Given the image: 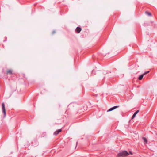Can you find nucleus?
Returning <instances> with one entry per match:
<instances>
[{
	"instance_id": "obj_5",
	"label": "nucleus",
	"mask_w": 157,
	"mask_h": 157,
	"mask_svg": "<svg viewBox=\"0 0 157 157\" xmlns=\"http://www.w3.org/2000/svg\"><path fill=\"white\" fill-rule=\"evenodd\" d=\"M61 131H62L61 129H58L55 132H54V135H57L58 134H59V132H61Z\"/></svg>"
},
{
	"instance_id": "obj_10",
	"label": "nucleus",
	"mask_w": 157,
	"mask_h": 157,
	"mask_svg": "<svg viewBox=\"0 0 157 157\" xmlns=\"http://www.w3.org/2000/svg\"><path fill=\"white\" fill-rule=\"evenodd\" d=\"M142 139L144 140L145 143H146V144L147 143V142H148L147 140L145 138L143 137Z\"/></svg>"
},
{
	"instance_id": "obj_1",
	"label": "nucleus",
	"mask_w": 157,
	"mask_h": 157,
	"mask_svg": "<svg viewBox=\"0 0 157 157\" xmlns=\"http://www.w3.org/2000/svg\"><path fill=\"white\" fill-rule=\"evenodd\" d=\"M129 155L128 152L126 151H123L120 152L117 155V157H124Z\"/></svg>"
},
{
	"instance_id": "obj_7",
	"label": "nucleus",
	"mask_w": 157,
	"mask_h": 157,
	"mask_svg": "<svg viewBox=\"0 0 157 157\" xmlns=\"http://www.w3.org/2000/svg\"><path fill=\"white\" fill-rule=\"evenodd\" d=\"M143 76H144V75H143V74H142V75H140L139 76V77H138V79H139V80H142V78H143Z\"/></svg>"
},
{
	"instance_id": "obj_2",
	"label": "nucleus",
	"mask_w": 157,
	"mask_h": 157,
	"mask_svg": "<svg viewBox=\"0 0 157 157\" xmlns=\"http://www.w3.org/2000/svg\"><path fill=\"white\" fill-rule=\"evenodd\" d=\"M2 111L4 115V117H5L6 116V112L5 108V104L4 103H2Z\"/></svg>"
},
{
	"instance_id": "obj_11",
	"label": "nucleus",
	"mask_w": 157,
	"mask_h": 157,
	"mask_svg": "<svg viewBox=\"0 0 157 157\" xmlns=\"http://www.w3.org/2000/svg\"><path fill=\"white\" fill-rule=\"evenodd\" d=\"M149 72V71H147L145 72L143 74L144 75L147 74Z\"/></svg>"
},
{
	"instance_id": "obj_4",
	"label": "nucleus",
	"mask_w": 157,
	"mask_h": 157,
	"mask_svg": "<svg viewBox=\"0 0 157 157\" xmlns=\"http://www.w3.org/2000/svg\"><path fill=\"white\" fill-rule=\"evenodd\" d=\"M81 30L82 29L81 28L78 27L76 28L75 31L77 33H79L81 32Z\"/></svg>"
},
{
	"instance_id": "obj_8",
	"label": "nucleus",
	"mask_w": 157,
	"mask_h": 157,
	"mask_svg": "<svg viewBox=\"0 0 157 157\" xmlns=\"http://www.w3.org/2000/svg\"><path fill=\"white\" fill-rule=\"evenodd\" d=\"M12 71L11 70H9L6 71V74H12Z\"/></svg>"
},
{
	"instance_id": "obj_13",
	"label": "nucleus",
	"mask_w": 157,
	"mask_h": 157,
	"mask_svg": "<svg viewBox=\"0 0 157 157\" xmlns=\"http://www.w3.org/2000/svg\"><path fill=\"white\" fill-rule=\"evenodd\" d=\"M129 153H130L131 154V155H132V152H131V151H129Z\"/></svg>"
},
{
	"instance_id": "obj_6",
	"label": "nucleus",
	"mask_w": 157,
	"mask_h": 157,
	"mask_svg": "<svg viewBox=\"0 0 157 157\" xmlns=\"http://www.w3.org/2000/svg\"><path fill=\"white\" fill-rule=\"evenodd\" d=\"M139 110H138L137 111H136L133 114V115L132 117V118H131V119H133L136 116V115L139 112Z\"/></svg>"
},
{
	"instance_id": "obj_9",
	"label": "nucleus",
	"mask_w": 157,
	"mask_h": 157,
	"mask_svg": "<svg viewBox=\"0 0 157 157\" xmlns=\"http://www.w3.org/2000/svg\"><path fill=\"white\" fill-rule=\"evenodd\" d=\"M145 13L147 15H148L150 16H152V15H151V13H150L148 12L147 11H146L145 12Z\"/></svg>"
},
{
	"instance_id": "obj_12",
	"label": "nucleus",
	"mask_w": 157,
	"mask_h": 157,
	"mask_svg": "<svg viewBox=\"0 0 157 157\" xmlns=\"http://www.w3.org/2000/svg\"><path fill=\"white\" fill-rule=\"evenodd\" d=\"M56 33V31H53L52 33V34H54Z\"/></svg>"
},
{
	"instance_id": "obj_3",
	"label": "nucleus",
	"mask_w": 157,
	"mask_h": 157,
	"mask_svg": "<svg viewBox=\"0 0 157 157\" xmlns=\"http://www.w3.org/2000/svg\"><path fill=\"white\" fill-rule=\"evenodd\" d=\"M119 107V106H114L113 107H112V108H110V109H109V110H107V112L111 111H112L115 109L116 108H118Z\"/></svg>"
},
{
	"instance_id": "obj_14",
	"label": "nucleus",
	"mask_w": 157,
	"mask_h": 157,
	"mask_svg": "<svg viewBox=\"0 0 157 157\" xmlns=\"http://www.w3.org/2000/svg\"><path fill=\"white\" fill-rule=\"evenodd\" d=\"M77 143H78V142H76V146L77 145Z\"/></svg>"
}]
</instances>
